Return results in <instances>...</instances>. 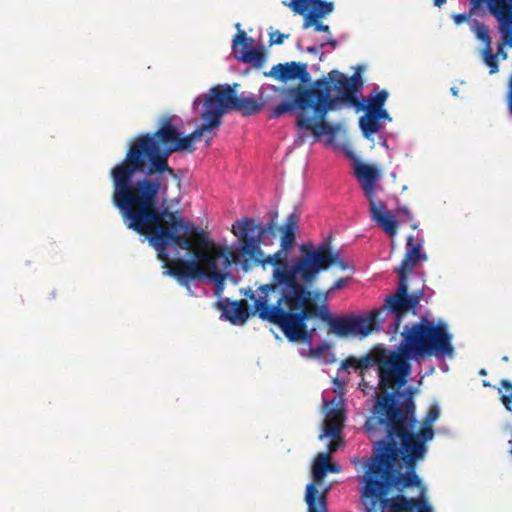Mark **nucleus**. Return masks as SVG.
<instances>
[{
    "instance_id": "1",
    "label": "nucleus",
    "mask_w": 512,
    "mask_h": 512,
    "mask_svg": "<svg viewBox=\"0 0 512 512\" xmlns=\"http://www.w3.org/2000/svg\"><path fill=\"white\" fill-rule=\"evenodd\" d=\"M199 104L203 105L202 126L182 136L172 123L174 117L167 118L154 134L137 137L125 159L111 170L113 205L128 229L146 236L143 241L147 239L155 248L165 267L169 264L171 251L192 249L190 239L179 234L187 230V223L178 212H171L164 205L169 177L175 176L167 158L174 151H194V142L204 133L217 129L225 112L234 110L250 116L263 108V103L254 95L242 93L237 96L228 84L218 85L198 96L193 108Z\"/></svg>"
},
{
    "instance_id": "2",
    "label": "nucleus",
    "mask_w": 512,
    "mask_h": 512,
    "mask_svg": "<svg viewBox=\"0 0 512 512\" xmlns=\"http://www.w3.org/2000/svg\"><path fill=\"white\" fill-rule=\"evenodd\" d=\"M402 395L404 409L393 393H387L375 402L365 422L371 438L385 435L374 442L371 455L363 459V474L359 476L360 498L367 512H434L416 465L427 453L426 442L434 437L432 424L440 409L432 405L422 428L414 433L413 391L408 388Z\"/></svg>"
},
{
    "instance_id": "3",
    "label": "nucleus",
    "mask_w": 512,
    "mask_h": 512,
    "mask_svg": "<svg viewBox=\"0 0 512 512\" xmlns=\"http://www.w3.org/2000/svg\"><path fill=\"white\" fill-rule=\"evenodd\" d=\"M298 222L296 213L287 217L281 227L280 249L266 257L265 262L272 266L271 282L260 286L257 294L251 289L244 293L254 300V314L277 325L289 341L311 338L305 331V320L309 317L307 306L311 300V288L319 274L335 263L342 269L346 268L338 254L326 244L317 247L302 244L301 255L289 259Z\"/></svg>"
},
{
    "instance_id": "4",
    "label": "nucleus",
    "mask_w": 512,
    "mask_h": 512,
    "mask_svg": "<svg viewBox=\"0 0 512 512\" xmlns=\"http://www.w3.org/2000/svg\"><path fill=\"white\" fill-rule=\"evenodd\" d=\"M362 85L361 75L356 71L350 78L338 70H332L327 77L317 79L314 86L305 88L301 85L291 90L293 102L280 103L270 110L269 117L276 119L285 113L298 110L296 128L298 135L294 141L301 146L312 136V143L326 136V142L332 144L340 129L325 121L330 111L341 108L343 104H352L358 86Z\"/></svg>"
},
{
    "instance_id": "5",
    "label": "nucleus",
    "mask_w": 512,
    "mask_h": 512,
    "mask_svg": "<svg viewBox=\"0 0 512 512\" xmlns=\"http://www.w3.org/2000/svg\"><path fill=\"white\" fill-rule=\"evenodd\" d=\"M402 340L397 352L383 350L378 354L377 361V388L383 392L389 389L391 393L404 399L400 392L411 373L408 360H418L425 356L452 357L454 348L451 344L452 335L448 331L445 321L434 322L426 317L410 325H405L401 333Z\"/></svg>"
},
{
    "instance_id": "6",
    "label": "nucleus",
    "mask_w": 512,
    "mask_h": 512,
    "mask_svg": "<svg viewBox=\"0 0 512 512\" xmlns=\"http://www.w3.org/2000/svg\"><path fill=\"white\" fill-rule=\"evenodd\" d=\"M427 256L422 250V243L415 242L414 237L409 235L406 240V253L401 265L396 269L399 274V285L397 291L386 297V309L382 313L389 311L398 315L400 312H408L410 309L417 314V307L422 299L430 298L433 291L425 286V280L420 279L422 288L409 293L407 284V272L413 270L418 262H425Z\"/></svg>"
},
{
    "instance_id": "7",
    "label": "nucleus",
    "mask_w": 512,
    "mask_h": 512,
    "mask_svg": "<svg viewBox=\"0 0 512 512\" xmlns=\"http://www.w3.org/2000/svg\"><path fill=\"white\" fill-rule=\"evenodd\" d=\"M386 308L385 300L381 308L371 312L367 317L336 316L329 332L339 337H366L373 328L385 330L390 334L397 333L405 312H400L398 315L390 311L382 313Z\"/></svg>"
},
{
    "instance_id": "8",
    "label": "nucleus",
    "mask_w": 512,
    "mask_h": 512,
    "mask_svg": "<svg viewBox=\"0 0 512 512\" xmlns=\"http://www.w3.org/2000/svg\"><path fill=\"white\" fill-rule=\"evenodd\" d=\"M274 228L275 225L273 222L263 225L250 217H243L236 220L232 224L231 231L240 241L238 248L239 254L243 258L251 260L263 267L269 265V263L265 262L267 256H265L260 245L266 236L273 234Z\"/></svg>"
},
{
    "instance_id": "9",
    "label": "nucleus",
    "mask_w": 512,
    "mask_h": 512,
    "mask_svg": "<svg viewBox=\"0 0 512 512\" xmlns=\"http://www.w3.org/2000/svg\"><path fill=\"white\" fill-rule=\"evenodd\" d=\"M201 265L207 273V282L214 284V293L220 296L232 263V253L227 249L212 248L199 254Z\"/></svg>"
},
{
    "instance_id": "10",
    "label": "nucleus",
    "mask_w": 512,
    "mask_h": 512,
    "mask_svg": "<svg viewBox=\"0 0 512 512\" xmlns=\"http://www.w3.org/2000/svg\"><path fill=\"white\" fill-rule=\"evenodd\" d=\"M486 2L490 14L497 21V29L501 40L512 47V0H471L470 14L477 9L481 3Z\"/></svg>"
},
{
    "instance_id": "11",
    "label": "nucleus",
    "mask_w": 512,
    "mask_h": 512,
    "mask_svg": "<svg viewBox=\"0 0 512 512\" xmlns=\"http://www.w3.org/2000/svg\"><path fill=\"white\" fill-rule=\"evenodd\" d=\"M353 175L358 181L364 196L368 202L379 200L377 194L383 190L380 181L382 179L381 170L374 164H367L353 157Z\"/></svg>"
},
{
    "instance_id": "12",
    "label": "nucleus",
    "mask_w": 512,
    "mask_h": 512,
    "mask_svg": "<svg viewBox=\"0 0 512 512\" xmlns=\"http://www.w3.org/2000/svg\"><path fill=\"white\" fill-rule=\"evenodd\" d=\"M328 454L319 453L312 467L313 481L306 486L305 502L308 512H327L325 493L318 495L315 483L321 482L328 473ZM365 512L367 510L365 509Z\"/></svg>"
},
{
    "instance_id": "13",
    "label": "nucleus",
    "mask_w": 512,
    "mask_h": 512,
    "mask_svg": "<svg viewBox=\"0 0 512 512\" xmlns=\"http://www.w3.org/2000/svg\"><path fill=\"white\" fill-rule=\"evenodd\" d=\"M201 266L198 256L197 258L182 261L178 268H170L163 273L164 275L175 277L180 285L191 291L190 282H207V273Z\"/></svg>"
},
{
    "instance_id": "14",
    "label": "nucleus",
    "mask_w": 512,
    "mask_h": 512,
    "mask_svg": "<svg viewBox=\"0 0 512 512\" xmlns=\"http://www.w3.org/2000/svg\"><path fill=\"white\" fill-rule=\"evenodd\" d=\"M236 28L240 29V24H236ZM252 38H247L246 33L239 30L232 42V53L234 57L244 63H252L255 67H262L265 58L261 51L251 48Z\"/></svg>"
},
{
    "instance_id": "15",
    "label": "nucleus",
    "mask_w": 512,
    "mask_h": 512,
    "mask_svg": "<svg viewBox=\"0 0 512 512\" xmlns=\"http://www.w3.org/2000/svg\"><path fill=\"white\" fill-rule=\"evenodd\" d=\"M264 74L265 76L273 77L283 82L296 78L303 83H308L310 81L307 64L305 63H279L274 65L269 72H265Z\"/></svg>"
},
{
    "instance_id": "16",
    "label": "nucleus",
    "mask_w": 512,
    "mask_h": 512,
    "mask_svg": "<svg viewBox=\"0 0 512 512\" xmlns=\"http://www.w3.org/2000/svg\"><path fill=\"white\" fill-rule=\"evenodd\" d=\"M344 386L345 381L337 376L333 379V392L335 393L333 398L328 399L330 392L327 390L322 393L323 410L326 417L337 418L344 412Z\"/></svg>"
},
{
    "instance_id": "17",
    "label": "nucleus",
    "mask_w": 512,
    "mask_h": 512,
    "mask_svg": "<svg viewBox=\"0 0 512 512\" xmlns=\"http://www.w3.org/2000/svg\"><path fill=\"white\" fill-rule=\"evenodd\" d=\"M369 211L371 218L389 236L393 237L397 234L398 222L387 210V206L382 200H376L369 203Z\"/></svg>"
},
{
    "instance_id": "18",
    "label": "nucleus",
    "mask_w": 512,
    "mask_h": 512,
    "mask_svg": "<svg viewBox=\"0 0 512 512\" xmlns=\"http://www.w3.org/2000/svg\"><path fill=\"white\" fill-rule=\"evenodd\" d=\"M472 31L476 35L477 39L484 43V48L481 51V57L486 66H492L495 69L494 56L491 48V37L489 35V29L484 24L477 20L472 22Z\"/></svg>"
},
{
    "instance_id": "19",
    "label": "nucleus",
    "mask_w": 512,
    "mask_h": 512,
    "mask_svg": "<svg viewBox=\"0 0 512 512\" xmlns=\"http://www.w3.org/2000/svg\"><path fill=\"white\" fill-rule=\"evenodd\" d=\"M249 315L247 306L242 302H229L223 306L222 316L234 325H243Z\"/></svg>"
},
{
    "instance_id": "20",
    "label": "nucleus",
    "mask_w": 512,
    "mask_h": 512,
    "mask_svg": "<svg viewBox=\"0 0 512 512\" xmlns=\"http://www.w3.org/2000/svg\"><path fill=\"white\" fill-rule=\"evenodd\" d=\"M294 88L295 87L289 89H282L270 84L262 85L259 94V102L263 103L264 107L265 105H270L283 97H289L293 101L291 90H293ZM292 101H290L289 103H291Z\"/></svg>"
},
{
    "instance_id": "21",
    "label": "nucleus",
    "mask_w": 512,
    "mask_h": 512,
    "mask_svg": "<svg viewBox=\"0 0 512 512\" xmlns=\"http://www.w3.org/2000/svg\"><path fill=\"white\" fill-rule=\"evenodd\" d=\"M334 11V3L327 2L323 0L316 6H314L306 15L303 20V29L310 28V25L313 24L315 18H323Z\"/></svg>"
},
{
    "instance_id": "22",
    "label": "nucleus",
    "mask_w": 512,
    "mask_h": 512,
    "mask_svg": "<svg viewBox=\"0 0 512 512\" xmlns=\"http://www.w3.org/2000/svg\"><path fill=\"white\" fill-rule=\"evenodd\" d=\"M313 301V297L311 296V300L307 306V312L309 313V317L305 320V322L311 318L312 316H317L319 317L322 321L326 322L329 324V328L331 327V325L333 324V321L335 320L336 316H333L332 313L330 312V310L328 309V307L326 305H323L320 309H312L311 308V303ZM305 331L307 332V334L311 335V338L309 340H306L304 338H299L297 339V341L299 340H302L304 341L305 343L307 344H310L312 342V338H313V333L312 331H308L307 330V325L305 324ZM293 342H296V340H294Z\"/></svg>"
},
{
    "instance_id": "23",
    "label": "nucleus",
    "mask_w": 512,
    "mask_h": 512,
    "mask_svg": "<svg viewBox=\"0 0 512 512\" xmlns=\"http://www.w3.org/2000/svg\"><path fill=\"white\" fill-rule=\"evenodd\" d=\"M359 124L362 133L366 138H369L372 134L378 132L382 128L380 121L372 111H366V114L360 118Z\"/></svg>"
},
{
    "instance_id": "24",
    "label": "nucleus",
    "mask_w": 512,
    "mask_h": 512,
    "mask_svg": "<svg viewBox=\"0 0 512 512\" xmlns=\"http://www.w3.org/2000/svg\"><path fill=\"white\" fill-rule=\"evenodd\" d=\"M377 361H378V356L377 357H374V356H371V355H367L365 356L361 361H360V368H361V376H362V381L361 383L359 384V387L360 389L366 393V389H370L372 390L375 394L377 392V387L374 386V385H369V383L366 381V376L367 374L370 372V368L374 365L377 366Z\"/></svg>"
},
{
    "instance_id": "25",
    "label": "nucleus",
    "mask_w": 512,
    "mask_h": 512,
    "mask_svg": "<svg viewBox=\"0 0 512 512\" xmlns=\"http://www.w3.org/2000/svg\"><path fill=\"white\" fill-rule=\"evenodd\" d=\"M308 356L314 359H321L325 364H331L335 362V356L330 350V346L326 342L320 343L317 347H310L311 343L308 344Z\"/></svg>"
},
{
    "instance_id": "26",
    "label": "nucleus",
    "mask_w": 512,
    "mask_h": 512,
    "mask_svg": "<svg viewBox=\"0 0 512 512\" xmlns=\"http://www.w3.org/2000/svg\"><path fill=\"white\" fill-rule=\"evenodd\" d=\"M329 422L324 421V429L319 435V439L322 440L325 437L336 438L341 431V422L344 418V412L337 418L327 417Z\"/></svg>"
},
{
    "instance_id": "27",
    "label": "nucleus",
    "mask_w": 512,
    "mask_h": 512,
    "mask_svg": "<svg viewBox=\"0 0 512 512\" xmlns=\"http://www.w3.org/2000/svg\"><path fill=\"white\" fill-rule=\"evenodd\" d=\"M373 92L374 93L368 97L366 106L363 107L366 111L383 107L388 98V92L386 90L379 91L378 88H374Z\"/></svg>"
},
{
    "instance_id": "28",
    "label": "nucleus",
    "mask_w": 512,
    "mask_h": 512,
    "mask_svg": "<svg viewBox=\"0 0 512 512\" xmlns=\"http://www.w3.org/2000/svg\"><path fill=\"white\" fill-rule=\"evenodd\" d=\"M501 386L499 389L501 401L505 408L512 412V384L507 380H503Z\"/></svg>"
},
{
    "instance_id": "29",
    "label": "nucleus",
    "mask_w": 512,
    "mask_h": 512,
    "mask_svg": "<svg viewBox=\"0 0 512 512\" xmlns=\"http://www.w3.org/2000/svg\"><path fill=\"white\" fill-rule=\"evenodd\" d=\"M283 4L290 7L296 14L304 17L309 12V7L313 6L310 0H291L288 3L283 2Z\"/></svg>"
},
{
    "instance_id": "30",
    "label": "nucleus",
    "mask_w": 512,
    "mask_h": 512,
    "mask_svg": "<svg viewBox=\"0 0 512 512\" xmlns=\"http://www.w3.org/2000/svg\"><path fill=\"white\" fill-rule=\"evenodd\" d=\"M505 46H507V43H505V41H503V40H501V42H499L497 44L496 53H493L495 69L493 70L492 66H488L490 74H495V73L498 72V70H499L498 59H501V60H506L507 59L508 54H507V52L505 50Z\"/></svg>"
},
{
    "instance_id": "31",
    "label": "nucleus",
    "mask_w": 512,
    "mask_h": 512,
    "mask_svg": "<svg viewBox=\"0 0 512 512\" xmlns=\"http://www.w3.org/2000/svg\"><path fill=\"white\" fill-rule=\"evenodd\" d=\"M319 20H320V18H315V21L313 22V24L310 25V27H313L314 31H316V32H323L327 36L330 35L331 34L330 27L326 24L319 22Z\"/></svg>"
},
{
    "instance_id": "32",
    "label": "nucleus",
    "mask_w": 512,
    "mask_h": 512,
    "mask_svg": "<svg viewBox=\"0 0 512 512\" xmlns=\"http://www.w3.org/2000/svg\"><path fill=\"white\" fill-rule=\"evenodd\" d=\"M349 278H340L334 282V284L329 288L326 295L329 296L334 293L338 289H342L348 284Z\"/></svg>"
},
{
    "instance_id": "33",
    "label": "nucleus",
    "mask_w": 512,
    "mask_h": 512,
    "mask_svg": "<svg viewBox=\"0 0 512 512\" xmlns=\"http://www.w3.org/2000/svg\"><path fill=\"white\" fill-rule=\"evenodd\" d=\"M288 35H284L282 33H280L279 31H275L273 33L270 34V45H274V44H282L283 41H284V38H287Z\"/></svg>"
},
{
    "instance_id": "34",
    "label": "nucleus",
    "mask_w": 512,
    "mask_h": 512,
    "mask_svg": "<svg viewBox=\"0 0 512 512\" xmlns=\"http://www.w3.org/2000/svg\"><path fill=\"white\" fill-rule=\"evenodd\" d=\"M371 111L374 113V115L378 118L379 121L386 120V121L390 122L392 120L391 117L389 116L388 112L385 109H383V107L378 108V109H373Z\"/></svg>"
},
{
    "instance_id": "35",
    "label": "nucleus",
    "mask_w": 512,
    "mask_h": 512,
    "mask_svg": "<svg viewBox=\"0 0 512 512\" xmlns=\"http://www.w3.org/2000/svg\"><path fill=\"white\" fill-rule=\"evenodd\" d=\"M507 108L509 115L512 116V75L508 83Z\"/></svg>"
},
{
    "instance_id": "36",
    "label": "nucleus",
    "mask_w": 512,
    "mask_h": 512,
    "mask_svg": "<svg viewBox=\"0 0 512 512\" xmlns=\"http://www.w3.org/2000/svg\"><path fill=\"white\" fill-rule=\"evenodd\" d=\"M330 45L333 49H335L338 45V42L332 37V35H328V37L320 43V48H324L325 46Z\"/></svg>"
},
{
    "instance_id": "37",
    "label": "nucleus",
    "mask_w": 512,
    "mask_h": 512,
    "mask_svg": "<svg viewBox=\"0 0 512 512\" xmlns=\"http://www.w3.org/2000/svg\"><path fill=\"white\" fill-rule=\"evenodd\" d=\"M469 16H470V14L461 13V14H454L452 16V18H453L455 24L459 25V24H462V23L468 21Z\"/></svg>"
},
{
    "instance_id": "38",
    "label": "nucleus",
    "mask_w": 512,
    "mask_h": 512,
    "mask_svg": "<svg viewBox=\"0 0 512 512\" xmlns=\"http://www.w3.org/2000/svg\"><path fill=\"white\" fill-rule=\"evenodd\" d=\"M339 446V442L336 440H332L328 443L327 449L328 451L325 454H328V457L331 453L335 452Z\"/></svg>"
},
{
    "instance_id": "39",
    "label": "nucleus",
    "mask_w": 512,
    "mask_h": 512,
    "mask_svg": "<svg viewBox=\"0 0 512 512\" xmlns=\"http://www.w3.org/2000/svg\"><path fill=\"white\" fill-rule=\"evenodd\" d=\"M340 471H341V467L339 464L328 462V472L339 473Z\"/></svg>"
},
{
    "instance_id": "40",
    "label": "nucleus",
    "mask_w": 512,
    "mask_h": 512,
    "mask_svg": "<svg viewBox=\"0 0 512 512\" xmlns=\"http://www.w3.org/2000/svg\"><path fill=\"white\" fill-rule=\"evenodd\" d=\"M353 365L352 361L351 360H345L341 363V366L338 370V375L340 374L341 371H345L347 370L349 367H351Z\"/></svg>"
},
{
    "instance_id": "41",
    "label": "nucleus",
    "mask_w": 512,
    "mask_h": 512,
    "mask_svg": "<svg viewBox=\"0 0 512 512\" xmlns=\"http://www.w3.org/2000/svg\"><path fill=\"white\" fill-rule=\"evenodd\" d=\"M322 48H320V44L318 46L312 45L306 48V51L311 54H317Z\"/></svg>"
},
{
    "instance_id": "42",
    "label": "nucleus",
    "mask_w": 512,
    "mask_h": 512,
    "mask_svg": "<svg viewBox=\"0 0 512 512\" xmlns=\"http://www.w3.org/2000/svg\"><path fill=\"white\" fill-rule=\"evenodd\" d=\"M398 211L400 213H402L403 215H405L407 218H409V219L412 218V214L410 213V211L408 210L407 207H399Z\"/></svg>"
},
{
    "instance_id": "43",
    "label": "nucleus",
    "mask_w": 512,
    "mask_h": 512,
    "mask_svg": "<svg viewBox=\"0 0 512 512\" xmlns=\"http://www.w3.org/2000/svg\"><path fill=\"white\" fill-rule=\"evenodd\" d=\"M379 139H380V141H379L380 145L386 149H389L387 139L382 135L379 136Z\"/></svg>"
},
{
    "instance_id": "44",
    "label": "nucleus",
    "mask_w": 512,
    "mask_h": 512,
    "mask_svg": "<svg viewBox=\"0 0 512 512\" xmlns=\"http://www.w3.org/2000/svg\"><path fill=\"white\" fill-rule=\"evenodd\" d=\"M446 2V0H434V5L440 7Z\"/></svg>"
},
{
    "instance_id": "45",
    "label": "nucleus",
    "mask_w": 512,
    "mask_h": 512,
    "mask_svg": "<svg viewBox=\"0 0 512 512\" xmlns=\"http://www.w3.org/2000/svg\"><path fill=\"white\" fill-rule=\"evenodd\" d=\"M450 90H451V93H452L454 96H458V93H459L458 88H456V87H452Z\"/></svg>"
},
{
    "instance_id": "46",
    "label": "nucleus",
    "mask_w": 512,
    "mask_h": 512,
    "mask_svg": "<svg viewBox=\"0 0 512 512\" xmlns=\"http://www.w3.org/2000/svg\"><path fill=\"white\" fill-rule=\"evenodd\" d=\"M322 1L323 0H310V2L312 3L313 7L316 6L317 4H319Z\"/></svg>"
},
{
    "instance_id": "47",
    "label": "nucleus",
    "mask_w": 512,
    "mask_h": 512,
    "mask_svg": "<svg viewBox=\"0 0 512 512\" xmlns=\"http://www.w3.org/2000/svg\"><path fill=\"white\" fill-rule=\"evenodd\" d=\"M441 368H442V370H443V371H445V372L448 370V366H447L446 364H444Z\"/></svg>"
},
{
    "instance_id": "48",
    "label": "nucleus",
    "mask_w": 512,
    "mask_h": 512,
    "mask_svg": "<svg viewBox=\"0 0 512 512\" xmlns=\"http://www.w3.org/2000/svg\"><path fill=\"white\" fill-rule=\"evenodd\" d=\"M323 57H324V53L322 52V53H321V55H320V57H319L320 61H322V60H323Z\"/></svg>"
},
{
    "instance_id": "49",
    "label": "nucleus",
    "mask_w": 512,
    "mask_h": 512,
    "mask_svg": "<svg viewBox=\"0 0 512 512\" xmlns=\"http://www.w3.org/2000/svg\"><path fill=\"white\" fill-rule=\"evenodd\" d=\"M502 360H503V361H508V357H507V356H504V357L502 358Z\"/></svg>"
}]
</instances>
